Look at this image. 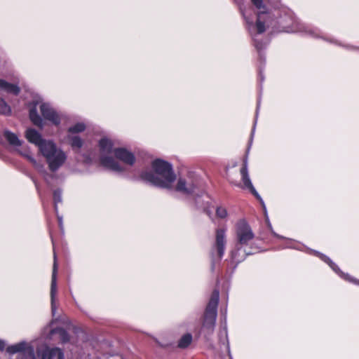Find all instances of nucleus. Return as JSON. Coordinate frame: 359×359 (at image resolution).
I'll return each instance as SVG.
<instances>
[{
	"instance_id": "32",
	"label": "nucleus",
	"mask_w": 359,
	"mask_h": 359,
	"mask_svg": "<svg viewBox=\"0 0 359 359\" xmlns=\"http://www.w3.org/2000/svg\"><path fill=\"white\" fill-rule=\"evenodd\" d=\"M274 235H275L277 238H283V237H282V236H279V235H277V234H276V233H274Z\"/></svg>"
},
{
	"instance_id": "5",
	"label": "nucleus",
	"mask_w": 359,
	"mask_h": 359,
	"mask_svg": "<svg viewBox=\"0 0 359 359\" xmlns=\"http://www.w3.org/2000/svg\"><path fill=\"white\" fill-rule=\"evenodd\" d=\"M6 351L10 354L19 353L21 359H37L34 347L25 341L7 347Z\"/></svg>"
},
{
	"instance_id": "11",
	"label": "nucleus",
	"mask_w": 359,
	"mask_h": 359,
	"mask_svg": "<svg viewBox=\"0 0 359 359\" xmlns=\"http://www.w3.org/2000/svg\"><path fill=\"white\" fill-rule=\"evenodd\" d=\"M25 137L32 144H35L39 148L40 152V147L46 142H50V140L43 139L41 135L33 128H29L25 132Z\"/></svg>"
},
{
	"instance_id": "27",
	"label": "nucleus",
	"mask_w": 359,
	"mask_h": 359,
	"mask_svg": "<svg viewBox=\"0 0 359 359\" xmlns=\"http://www.w3.org/2000/svg\"><path fill=\"white\" fill-rule=\"evenodd\" d=\"M53 199L55 202V209L57 211V205L58 203L62 201L61 192L59 190H56L53 193Z\"/></svg>"
},
{
	"instance_id": "22",
	"label": "nucleus",
	"mask_w": 359,
	"mask_h": 359,
	"mask_svg": "<svg viewBox=\"0 0 359 359\" xmlns=\"http://www.w3.org/2000/svg\"><path fill=\"white\" fill-rule=\"evenodd\" d=\"M29 118L32 122L38 127L43 126V121L41 116L38 114L35 108L31 109L29 111Z\"/></svg>"
},
{
	"instance_id": "4",
	"label": "nucleus",
	"mask_w": 359,
	"mask_h": 359,
	"mask_svg": "<svg viewBox=\"0 0 359 359\" xmlns=\"http://www.w3.org/2000/svg\"><path fill=\"white\" fill-rule=\"evenodd\" d=\"M99 146L100 149V162L106 168L114 172H121L124 168L109 154H114L113 143L108 138H102L100 140Z\"/></svg>"
},
{
	"instance_id": "18",
	"label": "nucleus",
	"mask_w": 359,
	"mask_h": 359,
	"mask_svg": "<svg viewBox=\"0 0 359 359\" xmlns=\"http://www.w3.org/2000/svg\"><path fill=\"white\" fill-rule=\"evenodd\" d=\"M67 140L71 145L72 148L75 150L76 153H79V150L83 147V141L77 135H69Z\"/></svg>"
},
{
	"instance_id": "10",
	"label": "nucleus",
	"mask_w": 359,
	"mask_h": 359,
	"mask_svg": "<svg viewBox=\"0 0 359 359\" xmlns=\"http://www.w3.org/2000/svg\"><path fill=\"white\" fill-rule=\"evenodd\" d=\"M37 354L41 359H63L64 354L61 349L58 348H50L43 347L37 348Z\"/></svg>"
},
{
	"instance_id": "31",
	"label": "nucleus",
	"mask_w": 359,
	"mask_h": 359,
	"mask_svg": "<svg viewBox=\"0 0 359 359\" xmlns=\"http://www.w3.org/2000/svg\"><path fill=\"white\" fill-rule=\"evenodd\" d=\"M58 219H59V224L60 226H62V218L58 217Z\"/></svg>"
},
{
	"instance_id": "20",
	"label": "nucleus",
	"mask_w": 359,
	"mask_h": 359,
	"mask_svg": "<svg viewBox=\"0 0 359 359\" xmlns=\"http://www.w3.org/2000/svg\"><path fill=\"white\" fill-rule=\"evenodd\" d=\"M297 27L295 32H304L313 37H320V32L318 29H311L306 27L304 25L297 22Z\"/></svg>"
},
{
	"instance_id": "23",
	"label": "nucleus",
	"mask_w": 359,
	"mask_h": 359,
	"mask_svg": "<svg viewBox=\"0 0 359 359\" xmlns=\"http://www.w3.org/2000/svg\"><path fill=\"white\" fill-rule=\"evenodd\" d=\"M192 341V336L191 334H186L183 335L178 342V346L180 348L187 347Z\"/></svg>"
},
{
	"instance_id": "26",
	"label": "nucleus",
	"mask_w": 359,
	"mask_h": 359,
	"mask_svg": "<svg viewBox=\"0 0 359 359\" xmlns=\"http://www.w3.org/2000/svg\"><path fill=\"white\" fill-rule=\"evenodd\" d=\"M11 113V107L3 99H0V114H9Z\"/></svg>"
},
{
	"instance_id": "21",
	"label": "nucleus",
	"mask_w": 359,
	"mask_h": 359,
	"mask_svg": "<svg viewBox=\"0 0 359 359\" xmlns=\"http://www.w3.org/2000/svg\"><path fill=\"white\" fill-rule=\"evenodd\" d=\"M4 136L10 144L13 146H20L22 144V142L18 136L8 130L4 131Z\"/></svg>"
},
{
	"instance_id": "1",
	"label": "nucleus",
	"mask_w": 359,
	"mask_h": 359,
	"mask_svg": "<svg viewBox=\"0 0 359 359\" xmlns=\"http://www.w3.org/2000/svg\"><path fill=\"white\" fill-rule=\"evenodd\" d=\"M154 172H145L142 179L156 187L169 189L175 180L172 165L166 161L156 159L152 163Z\"/></svg>"
},
{
	"instance_id": "17",
	"label": "nucleus",
	"mask_w": 359,
	"mask_h": 359,
	"mask_svg": "<svg viewBox=\"0 0 359 359\" xmlns=\"http://www.w3.org/2000/svg\"><path fill=\"white\" fill-rule=\"evenodd\" d=\"M18 152L20 155L25 157L32 164V165L39 171H42L43 170V165L42 163L38 162L31 154L29 149L27 148H22L18 150Z\"/></svg>"
},
{
	"instance_id": "28",
	"label": "nucleus",
	"mask_w": 359,
	"mask_h": 359,
	"mask_svg": "<svg viewBox=\"0 0 359 359\" xmlns=\"http://www.w3.org/2000/svg\"><path fill=\"white\" fill-rule=\"evenodd\" d=\"M216 214L219 217L224 219L227 216V211L225 208L219 206L216 210Z\"/></svg>"
},
{
	"instance_id": "9",
	"label": "nucleus",
	"mask_w": 359,
	"mask_h": 359,
	"mask_svg": "<svg viewBox=\"0 0 359 359\" xmlns=\"http://www.w3.org/2000/svg\"><path fill=\"white\" fill-rule=\"evenodd\" d=\"M40 110L43 117L50 121L54 125H59L60 117L55 110L48 103H42L40 105Z\"/></svg>"
},
{
	"instance_id": "7",
	"label": "nucleus",
	"mask_w": 359,
	"mask_h": 359,
	"mask_svg": "<svg viewBox=\"0 0 359 359\" xmlns=\"http://www.w3.org/2000/svg\"><path fill=\"white\" fill-rule=\"evenodd\" d=\"M196 187V182L191 176L180 177L177 184L176 190L183 194L192 193Z\"/></svg>"
},
{
	"instance_id": "14",
	"label": "nucleus",
	"mask_w": 359,
	"mask_h": 359,
	"mask_svg": "<svg viewBox=\"0 0 359 359\" xmlns=\"http://www.w3.org/2000/svg\"><path fill=\"white\" fill-rule=\"evenodd\" d=\"M226 236L224 229H217L216 231L215 248L217 250L218 258L221 259L224 253L226 245Z\"/></svg>"
},
{
	"instance_id": "16",
	"label": "nucleus",
	"mask_w": 359,
	"mask_h": 359,
	"mask_svg": "<svg viewBox=\"0 0 359 359\" xmlns=\"http://www.w3.org/2000/svg\"><path fill=\"white\" fill-rule=\"evenodd\" d=\"M219 293L217 290H215L211 295V297L208 304L205 312L209 313H214L217 315V309L219 302Z\"/></svg>"
},
{
	"instance_id": "19",
	"label": "nucleus",
	"mask_w": 359,
	"mask_h": 359,
	"mask_svg": "<svg viewBox=\"0 0 359 359\" xmlns=\"http://www.w3.org/2000/svg\"><path fill=\"white\" fill-rule=\"evenodd\" d=\"M0 89L15 95L20 93V88L17 85L9 83L3 79H0Z\"/></svg>"
},
{
	"instance_id": "13",
	"label": "nucleus",
	"mask_w": 359,
	"mask_h": 359,
	"mask_svg": "<svg viewBox=\"0 0 359 359\" xmlns=\"http://www.w3.org/2000/svg\"><path fill=\"white\" fill-rule=\"evenodd\" d=\"M114 154L117 159L129 165H132L135 160L133 154L123 148H114Z\"/></svg>"
},
{
	"instance_id": "25",
	"label": "nucleus",
	"mask_w": 359,
	"mask_h": 359,
	"mask_svg": "<svg viewBox=\"0 0 359 359\" xmlns=\"http://www.w3.org/2000/svg\"><path fill=\"white\" fill-rule=\"evenodd\" d=\"M53 333H57L59 334L60 340L62 342H67L69 341V335L67 332L62 328H57L53 330Z\"/></svg>"
},
{
	"instance_id": "12",
	"label": "nucleus",
	"mask_w": 359,
	"mask_h": 359,
	"mask_svg": "<svg viewBox=\"0 0 359 359\" xmlns=\"http://www.w3.org/2000/svg\"><path fill=\"white\" fill-rule=\"evenodd\" d=\"M315 254H316L318 256L320 257V258L323 260L325 262H326L329 266L337 273H338L341 278L344 279L354 283L355 284L359 285V280H357L353 278H351L348 274H345L341 270L338 268V266L327 256L320 254V252H315Z\"/></svg>"
},
{
	"instance_id": "24",
	"label": "nucleus",
	"mask_w": 359,
	"mask_h": 359,
	"mask_svg": "<svg viewBox=\"0 0 359 359\" xmlns=\"http://www.w3.org/2000/svg\"><path fill=\"white\" fill-rule=\"evenodd\" d=\"M85 129L86 126L84 123H78L74 126L70 127L68 131L70 133L69 135H74L75 133L83 132V130H85Z\"/></svg>"
},
{
	"instance_id": "8",
	"label": "nucleus",
	"mask_w": 359,
	"mask_h": 359,
	"mask_svg": "<svg viewBox=\"0 0 359 359\" xmlns=\"http://www.w3.org/2000/svg\"><path fill=\"white\" fill-rule=\"evenodd\" d=\"M57 264L56 255L54 253V263L52 273V280L50 285V302H51V311L53 315H55L56 312L55 306V297L57 293Z\"/></svg>"
},
{
	"instance_id": "2",
	"label": "nucleus",
	"mask_w": 359,
	"mask_h": 359,
	"mask_svg": "<svg viewBox=\"0 0 359 359\" xmlns=\"http://www.w3.org/2000/svg\"><path fill=\"white\" fill-rule=\"evenodd\" d=\"M39 153L45 158L49 170L52 172L59 170L67 159V154L53 141L41 146Z\"/></svg>"
},
{
	"instance_id": "30",
	"label": "nucleus",
	"mask_w": 359,
	"mask_h": 359,
	"mask_svg": "<svg viewBox=\"0 0 359 359\" xmlns=\"http://www.w3.org/2000/svg\"><path fill=\"white\" fill-rule=\"evenodd\" d=\"M83 162L86 163H89L90 162V158L88 156L84 157Z\"/></svg>"
},
{
	"instance_id": "3",
	"label": "nucleus",
	"mask_w": 359,
	"mask_h": 359,
	"mask_svg": "<svg viewBox=\"0 0 359 359\" xmlns=\"http://www.w3.org/2000/svg\"><path fill=\"white\" fill-rule=\"evenodd\" d=\"M236 239L238 245L237 250L231 252V257L236 262H242L250 253H243L239 255L241 247L250 245L255 238V233H253L250 224L244 219L239 220L235 227Z\"/></svg>"
},
{
	"instance_id": "29",
	"label": "nucleus",
	"mask_w": 359,
	"mask_h": 359,
	"mask_svg": "<svg viewBox=\"0 0 359 359\" xmlns=\"http://www.w3.org/2000/svg\"><path fill=\"white\" fill-rule=\"evenodd\" d=\"M5 342L2 340H0V350H4L5 348Z\"/></svg>"
},
{
	"instance_id": "15",
	"label": "nucleus",
	"mask_w": 359,
	"mask_h": 359,
	"mask_svg": "<svg viewBox=\"0 0 359 359\" xmlns=\"http://www.w3.org/2000/svg\"><path fill=\"white\" fill-rule=\"evenodd\" d=\"M216 318L217 315L205 312L203 328L205 329L208 334L212 333L214 330Z\"/></svg>"
},
{
	"instance_id": "6",
	"label": "nucleus",
	"mask_w": 359,
	"mask_h": 359,
	"mask_svg": "<svg viewBox=\"0 0 359 359\" xmlns=\"http://www.w3.org/2000/svg\"><path fill=\"white\" fill-rule=\"evenodd\" d=\"M241 180H242V182L243 184L242 187L243 189H249L250 191V192L257 199H259L262 202V205H263L264 208L265 209V206H264V202H263L262 199L261 198L260 196L259 195V194L257 193V191H256V189H255V187H253V185L252 184V182L250 180V178L249 177L248 171V160H247V158H245L244 162H243V167L241 169Z\"/></svg>"
}]
</instances>
